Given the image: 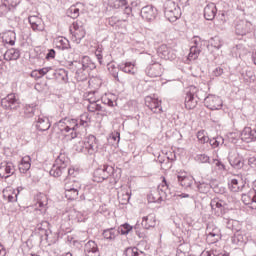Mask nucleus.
<instances>
[{"label": "nucleus", "instance_id": "1", "mask_svg": "<svg viewBox=\"0 0 256 256\" xmlns=\"http://www.w3.org/2000/svg\"><path fill=\"white\" fill-rule=\"evenodd\" d=\"M113 177L114 181L121 179V169H114L111 165H103L97 168L93 173V181L95 183H103V181Z\"/></svg>", "mask_w": 256, "mask_h": 256}, {"label": "nucleus", "instance_id": "2", "mask_svg": "<svg viewBox=\"0 0 256 256\" xmlns=\"http://www.w3.org/2000/svg\"><path fill=\"white\" fill-rule=\"evenodd\" d=\"M205 91L199 90L196 86H190L185 96V107L186 109H195L197 107L198 101H203V96Z\"/></svg>", "mask_w": 256, "mask_h": 256}, {"label": "nucleus", "instance_id": "3", "mask_svg": "<svg viewBox=\"0 0 256 256\" xmlns=\"http://www.w3.org/2000/svg\"><path fill=\"white\" fill-rule=\"evenodd\" d=\"M164 15L170 23H175L177 19L181 18V6L173 0H167L164 3Z\"/></svg>", "mask_w": 256, "mask_h": 256}, {"label": "nucleus", "instance_id": "4", "mask_svg": "<svg viewBox=\"0 0 256 256\" xmlns=\"http://www.w3.org/2000/svg\"><path fill=\"white\" fill-rule=\"evenodd\" d=\"M69 166V157L66 154L61 153L55 164L50 169L49 173L52 177H61L67 171V167Z\"/></svg>", "mask_w": 256, "mask_h": 256}, {"label": "nucleus", "instance_id": "5", "mask_svg": "<svg viewBox=\"0 0 256 256\" xmlns=\"http://www.w3.org/2000/svg\"><path fill=\"white\" fill-rule=\"evenodd\" d=\"M167 193H169V184L165 177H163L161 184L158 185L156 190L152 191L150 196H148V201L150 203H161V201L167 197Z\"/></svg>", "mask_w": 256, "mask_h": 256}, {"label": "nucleus", "instance_id": "6", "mask_svg": "<svg viewBox=\"0 0 256 256\" xmlns=\"http://www.w3.org/2000/svg\"><path fill=\"white\" fill-rule=\"evenodd\" d=\"M207 47V41L201 39L199 36H194L191 41V47H190V52L188 54V58L190 60L195 61L201 54V49L203 47Z\"/></svg>", "mask_w": 256, "mask_h": 256}, {"label": "nucleus", "instance_id": "7", "mask_svg": "<svg viewBox=\"0 0 256 256\" xmlns=\"http://www.w3.org/2000/svg\"><path fill=\"white\" fill-rule=\"evenodd\" d=\"M70 33L72 35V41L77 43V45H79V43L85 39V35H87L85 26L81 25V22L79 21L72 23V26L70 27Z\"/></svg>", "mask_w": 256, "mask_h": 256}, {"label": "nucleus", "instance_id": "8", "mask_svg": "<svg viewBox=\"0 0 256 256\" xmlns=\"http://www.w3.org/2000/svg\"><path fill=\"white\" fill-rule=\"evenodd\" d=\"M20 105L19 97L15 93H10L1 99V107L6 111H17Z\"/></svg>", "mask_w": 256, "mask_h": 256}, {"label": "nucleus", "instance_id": "9", "mask_svg": "<svg viewBox=\"0 0 256 256\" xmlns=\"http://www.w3.org/2000/svg\"><path fill=\"white\" fill-rule=\"evenodd\" d=\"M69 69L75 72V79L79 82L87 81V72L83 67V60H74L68 63Z\"/></svg>", "mask_w": 256, "mask_h": 256}, {"label": "nucleus", "instance_id": "10", "mask_svg": "<svg viewBox=\"0 0 256 256\" xmlns=\"http://www.w3.org/2000/svg\"><path fill=\"white\" fill-rule=\"evenodd\" d=\"M204 99V105L211 111H219L223 107V100L219 96L209 94Z\"/></svg>", "mask_w": 256, "mask_h": 256}, {"label": "nucleus", "instance_id": "11", "mask_svg": "<svg viewBox=\"0 0 256 256\" xmlns=\"http://www.w3.org/2000/svg\"><path fill=\"white\" fill-rule=\"evenodd\" d=\"M49 69L46 79H56L58 83H67V81H69V74L65 69L55 70L51 67H49Z\"/></svg>", "mask_w": 256, "mask_h": 256}, {"label": "nucleus", "instance_id": "12", "mask_svg": "<svg viewBox=\"0 0 256 256\" xmlns=\"http://www.w3.org/2000/svg\"><path fill=\"white\" fill-rule=\"evenodd\" d=\"M177 181L179 183V185H181V187H183V189H185V191H188L189 193H193L194 189H195V183H197V181H195V178H193V176H181V175H177Z\"/></svg>", "mask_w": 256, "mask_h": 256}, {"label": "nucleus", "instance_id": "13", "mask_svg": "<svg viewBox=\"0 0 256 256\" xmlns=\"http://www.w3.org/2000/svg\"><path fill=\"white\" fill-rule=\"evenodd\" d=\"M84 145L88 150V155H95L99 151V140L95 135H89L85 138Z\"/></svg>", "mask_w": 256, "mask_h": 256}, {"label": "nucleus", "instance_id": "14", "mask_svg": "<svg viewBox=\"0 0 256 256\" xmlns=\"http://www.w3.org/2000/svg\"><path fill=\"white\" fill-rule=\"evenodd\" d=\"M15 175V164L13 162H2L0 164V178L1 179H9Z\"/></svg>", "mask_w": 256, "mask_h": 256}, {"label": "nucleus", "instance_id": "15", "mask_svg": "<svg viewBox=\"0 0 256 256\" xmlns=\"http://www.w3.org/2000/svg\"><path fill=\"white\" fill-rule=\"evenodd\" d=\"M66 121V127L69 131H72L70 134L65 135L66 137H70V141H73V139H77L78 133L77 129H79V121L77 119H69V118H64Z\"/></svg>", "mask_w": 256, "mask_h": 256}, {"label": "nucleus", "instance_id": "16", "mask_svg": "<svg viewBox=\"0 0 256 256\" xmlns=\"http://www.w3.org/2000/svg\"><path fill=\"white\" fill-rule=\"evenodd\" d=\"M252 27L253 24H251V22L247 20H239L235 26V33L236 35L243 37L244 35H247V33H251Z\"/></svg>", "mask_w": 256, "mask_h": 256}, {"label": "nucleus", "instance_id": "17", "mask_svg": "<svg viewBox=\"0 0 256 256\" xmlns=\"http://www.w3.org/2000/svg\"><path fill=\"white\" fill-rule=\"evenodd\" d=\"M140 15L145 21H155L157 19V8L153 5L144 6L141 9Z\"/></svg>", "mask_w": 256, "mask_h": 256}, {"label": "nucleus", "instance_id": "18", "mask_svg": "<svg viewBox=\"0 0 256 256\" xmlns=\"http://www.w3.org/2000/svg\"><path fill=\"white\" fill-rule=\"evenodd\" d=\"M145 105L152 111V113H163V107L161 106V100L153 97H146Z\"/></svg>", "mask_w": 256, "mask_h": 256}, {"label": "nucleus", "instance_id": "19", "mask_svg": "<svg viewBox=\"0 0 256 256\" xmlns=\"http://www.w3.org/2000/svg\"><path fill=\"white\" fill-rule=\"evenodd\" d=\"M244 143L256 141V124L253 127H245L240 135Z\"/></svg>", "mask_w": 256, "mask_h": 256}, {"label": "nucleus", "instance_id": "20", "mask_svg": "<svg viewBox=\"0 0 256 256\" xmlns=\"http://www.w3.org/2000/svg\"><path fill=\"white\" fill-rule=\"evenodd\" d=\"M228 161L233 169L239 170L243 169V167L245 166V160L243 159V156L237 153L229 154Z\"/></svg>", "mask_w": 256, "mask_h": 256}, {"label": "nucleus", "instance_id": "21", "mask_svg": "<svg viewBox=\"0 0 256 256\" xmlns=\"http://www.w3.org/2000/svg\"><path fill=\"white\" fill-rule=\"evenodd\" d=\"M158 53L161 59H165L166 61H173L176 59L177 55L173 51L172 48L168 47L167 45L163 44L158 48Z\"/></svg>", "mask_w": 256, "mask_h": 256}, {"label": "nucleus", "instance_id": "22", "mask_svg": "<svg viewBox=\"0 0 256 256\" xmlns=\"http://www.w3.org/2000/svg\"><path fill=\"white\" fill-rule=\"evenodd\" d=\"M210 206L212 211H214L216 217H221L225 215V206L223 205V200L219 198H214L211 200Z\"/></svg>", "mask_w": 256, "mask_h": 256}, {"label": "nucleus", "instance_id": "23", "mask_svg": "<svg viewBox=\"0 0 256 256\" xmlns=\"http://www.w3.org/2000/svg\"><path fill=\"white\" fill-rule=\"evenodd\" d=\"M84 254L85 256H99V246L97 245L96 241L89 240L84 245Z\"/></svg>", "mask_w": 256, "mask_h": 256}, {"label": "nucleus", "instance_id": "24", "mask_svg": "<svg viewBox=\"0 0 256 256\" xmlns=\"http://www.w3.org/2000/svg\"><path fill=\"white\" fill-rule=\"evenodd\" d=\"M36 129L38 131H49L51 129V122L49 121V118L44 115H39L38 119L36 120Z\"/></svg>", "mask_w": 256, "mask_h": 256}, {"label": "nucleus", "instance_id": "25", "mask_svg": "<svg viewBox=\"0 0 256 256\" xmlns=\"http://www.w3.org/2000/svg\"><path fill=\"white\" fill-rule=\"evenodd\" d=\"M241 199L244 205H248L250 209H256V196L254 190H250L248 193L242 194Z\"/></svg>", "mask_w": 256, "mask_h": 256}, {"label": "nucleus", "instance_id": "26", "mask_svg": "<svg viewBox=\"0 0 256 256\" xmlns=\"http://www.w3.org/2000/svg\"><path fill=\"white\" fill-rule=\"evenodd\" d=\"M145 73L148 77H161L163 73L161 64L154 63V64L148 65L145 69Z\"/></svg>", "mask_w": 256, "mask_h": 256}, {"label": "nucleus", "instance_id": "27", "mask_svg": "<svg viewBox=\"0 0 256 256\" xmlns=\"http://www.w3.org/2000/svg\"><path fill=\"white\" fill-rule=\"evenodd\" d=\"M217 15V6L215 3H209L204 8V18L207 21H213Z\"/></svg>", "mask_w": 256, "mask_h": 256}, {"label": "nucleus", "instance_id": "28", "mask_svg": "<svg viewBox=\"0 0 256 256\" xmlns=\"http://www.w3.org/2000/svg\"><path fill=\"white\" fill-rule=\"evenodd\" d=\"M141 225L145 229H152V227H155L157 225V219L155 217V214L150 213L147 216H144L142 218Z\"/></svg>", "mask_w": 256, "mask_h": 256}, {"label": "nucleus", "instance_id": "29", "mask_svg": "<svg viewBox=\"0 0 256 256\" xmlns=\"http://www.w3.org/2000/svg\"><path fill=\"white\" fill-rule=\"evenodd\" d=\"M53 133H56L59 135L61 133L62 135H65V133H69V130L67 128V122L64 119H61L60 121L56 122L52 127Z\"/></svg>", "mask_w": 256, "mask_h": 256}, {"label": "nucleus", "instance_id": "30", "mask_svg": "<svg viewBox=\"0 0 256 256\" xmlns=\"http://www.w3.org/2000/svg\"><path fill=\"white\" fill-rule=\"evenodd\" d=\"M21 57V50L18 48H10L4 54L5 61H17Z\"/></svg>", "mask_w": 256, "mask_h": 256}, {"label": "nucleus", "instance_id": "31", "mask_svg": "<svg viewBox=\"0 0 256 256\" xmlns=\"http://www.w3.org/2000/svg\"><path fill=\"white\" fill-rule=\"evenodd\" d=\"M211 191V184L207 182H195L193 193H209Z\"/></svg>", "mask_w": 256, "mask_h": 256}, {"label": "nucleus", "instance_id": "32", "mask_svg": "<svg viewBox=\"0 0 256 256\" xmlns=\"http://www.w3.org/2000/svg\"><path fill=\"white\" fill-rule=\"evenodd\" d=\"M102 237H104L106 241H115V239L119 237V232L115 228H108L103 231Z\"/></svg>", "mask_w": 256, "mask_h": 256}, {"label": "nucleus", "instance_id": "33", "mask_svg": "<svg viewBox=\"0 0 256 256\" xmlns=\"http://www.w3.org/2000/svg\"><path fill=\"white\" fill-rule=\"evenodd\" d=\"M222 47H223V42L221 41V38H219V36H215V37L211 38L210 46H209V44H207L208 51H212V53L214 51H219V49H221ZM213 49H215V50H213Z\"/></svg>", "mask_w": 256, "mask_h": 256}, {"label": "nucleus", "instance_id": "34", "mask_svg": "<svg viewBox=\"0 0 256 256\" xmlns=\"http://www.w3.org/2000/svg\"><path fill=\"white\" fill-rule=\"evenodd\" d=\"M82 64L84 67V73H89V71H93V69L97 68V65L89 56H83L82 57Z\"/></svg>", "mask_w": 256, "mask_h": 256}, {"label": "nucleus", "instance_id": "35", "mask_svg": "<svg viewBox=\"0 0 256 256\" xmlns=\"http://www.w3.org/2000/svg\"><path fill=\"white\" fill-rule=\"evenodd\" d=\"M207 239L208 241H210V243H217V241H219V239H221V234L219 233V229L214 228L211 231V228L207 227Z\"/></svg>", "mask_w": 256, "mask_h": 256}, {"label": "nucleus", "instance_id": "36", "mask_svg": "<svg viewBox=\"0 0 256 256\" xmlns=\"http://www.w3.org/2000/svg\"><path fill=\"white\" fill-rule=\"evenodd\" d=\"M20 173H27L31 169V157L25 156L21 159L20 164L18 165Z\"/></svg>", "mask_w": 256, "mask_h": 256}, {"label": "nucleus", "instance_id": "37", "mask_svg": "<svg viewBox=\"0 0 256 256\" xmlns=\"http://www.w3.org/2000/svg\"><path fill=\"white\" fill-rule=\"evenodd\" d=\"M65 189V197L66 199H68L69 201H75L77 199H79V191L77 189H71L69 188V186H64Z\"/></svg>", "mask_w": 256, "mask_h": 256}, {"label": "nucleus", "instance_id": "38", "mask_svg": "<svg viewBox=\"0 0 256 256\" xmlns=\"http://www.w3.org/2000/svg\"><path fill=\"white\" fill-rule=\"evenodd\" d=\"M119 69L120 71H123V73H128V75H135V73H137V69H135V64L131 62L120 64Z\"/></svg>", "mask_w": 256, "mask_h": 256}, {"label": "nucleus", "instance_id": "39", "mask_svg": "<svg viewBox=\"0 0 256 256\" xmlns=\"http://www.w3.org/2000/svg\"><path fill=\"white\" fill-rule=\"evenodd\" d=\"M49 71V67H44L42 69L33 70L30 76L37 81L38 79L45 77V75H49Z\"/></svg>", "mask_w": 256, "mask_h": 256}, {"label": "nucleus", "instance_id": "40", "mask_svg": "<svg viewBox=\"0 0 256 256\" xmlns=\"http://www.w3.org/2000/svg\"><path fill=\"white\" fill-rule=\"evenodd\" d=\"M233 245H243L247 243V236L243 235L241 232H236L231 238Z\"/></svg>", "mask_w": 256, "mask_h": 256}, {"label": "nucleus", "instance_id": "41", "mask_svg": "<svg viewBox=\"0 0 256 256\" xmlns=\"http://www.w3.org/2000/svg\"><path fill=\"white\" fill-rule=\"evenodd\" d=\"M56 47L58 49H61V51H65L67 49H71V44L67 40V38L64 37H58L56 39Z\"/></svg>", "mask_w": 256, "mask_h": 256}, {"label": "nucleus", "instance_id": "42", "mask_svg": "<svg viewBox=\"0 0 256 256\" xmlns=\"http://www.w3.org/2000/svg\"><path fill=\"white\" fill-rule=\"evenodd\" d=\"M123 256H145V252L137 247H128L125 249Z\"/></svg>", "mask_w": 256, "mask_h": 256}, {"label": "nucleus", "instance_id": "43", "mask_svg": "<svg viewBox=\"0 0 256 256\" xmlns=\"http://www.w3.org/2000/svg\"><path fill=\"white\" fill-rule=\"evenodd\" d=\"M36 108L37 104H26V106H24V116L27 119H31V117L35 115Z\"/></svg>", "mask_w": 256, "mask_h": 256}, {"label": "nucleus", "instance_id": "44", "mask_svg": "<svg viewBox=\"0 0 256 256\" xmlns=\"http://www.w3.org/2000/svg\"><path fill=\"white\" fill-rule=\"evenodd\" d=\"M208 143L212 149H217L219 145H223V143H225V139H223V136H215L213 138H209Z\"/></svg>", "mask_w": 256, "mask_h": 256}, {"label": "nucleus", "instance_id": "45", "mask_svg": "<svg viewBox=\"0 0 256 256\" xmlns=\"http://www.w3.org/2000/svg\"><path fill=\"white\" fill-rule=\"evenodd\" d=\"M118 232V235H129L131 231H133V226H131L129 223L122 224L116 229Z\"/></svg>", "mask_w": 256, "mask_h": 256}, {"label": "nucleus", "instance_id": "46", "mask_svg": "<svg viewBox=\"0 0 256 256\" xmlns=\"http://www.w3.org/2000/svg\"><path fill=\"white\" fill-rule=\"evenodd\" d=\"M17 40V35L13 31H9L3 37V41H5L8 45H15V41Z\"/></svg>", "mask_w": 256, "mask_h": 256}, {"label": "nucleus", "instance_id": "47", "mask_svg": "<svg viewBox=\"0 0 256 256\" xmlns=\"http://www.w3.org/2000/svg\"><path fill=\"white\" fill-rule=\"evenodd\" d=\"M108 71L111 74V76L115 79V81H119V71L121 69L117 68V66H114V64H108Z\"/></svg>", "mask_w": 256, "mask_h": 256}, {"label": "nucleus", "instance_id": "48", "mask_svg": "<svg viewBox=\"0 0 256 256\" xmlns=\"http://www.w3.org/2000/svg\"><path fill=\"white\" fill-rule=\"evenodd\" d=\"M197 139L201 145L209 143V136H207V132H205V130H200L197 132Z\"/></svg>", "mask_w": 256, "mask_h": 256}, {"label": "nucleus", "instance_id": "49", "mask_svg": "<svg viewBox=\"0 0 256 256\" xmlns=\"http://www.w3.org/2000/svg\"><path fill=\"white\" fill-rule=\"evenodd\" d=\"M228 187L233 193H239V191H241V186H239V180L235 178L232 179L230 183H228Z\"/></svg>", "mask_w": 256, "mask_h": 256}, {"label": "nucleus", "instance_id": "50", "mask_svg": "<svg viewBox=\"0 0 256 256\" xmlns=\"http://www.w3.org/2000/svg\"><path fill=\"white\" fill-rule=\"evenodd\" d=\"M75 151L77 153H84V155H89V150H87V146H85L84 141H79L75 146H74Z\"/></svg>", "mask_w": 256, "mask_h": 256}, {"label": "nucleus", "instance_id": "51", "mask_svg": "<svg viewBox=\"0 0 256 256\" xmlns=\"http://www.w3.org/2000/svg\"><path fill=\"white\" fill-rule=\"evenodd\" d=\"M87 109L90 113H95V111H103V106L92 100V102L87 106Z\"/></svg>", "mask_w": 256, "mask_h": 256}, {"label": "nucleus", "instance_id": "52", "mask_svg": "<svg viewBox=\"0 0 256 256\" xmlns=\"http://www.w3.org/2000/svg\"><path fill=\"white\" fill-rule=\"evenodd\" d=\"M89 121H91L89 114L88 113L82 114L78 122V127H87L89 125Z\"/></svg>", "mask_w": 256, "mask_h": 256}, {"label": "nucleus", "instance_id": "53", "mask_svg": "<svg viewBox=\"0 0 256 256\" xmlns=\"http://www.w3.org/2000/svg\"><path fill=\"white\" fill-rule=\"evenodd\" d=\"M118 199H119V203H121V205H127V203H129V201L131 199V193L126 192V193L119 194Z\"/></svg>", "mask_w": 256, "mask_h": 256}, {"label": "nucleus", "instance_id": "54", "mask_svg": "<svg viewBox=\"0 0 256 256\" xmlns=\"http://www.w3.org/2000/svg\"><path fill=\"white\" fill-rule=\"evenodd\" d=\"M197 163H211V158L207 154H197L195 156Z\"/></svg>", "mask_w": 256, "mask_h": 256}, {"label": "nucleus", "instance_id": "55", "mask_svg": "<svg viewBox=\"0 0 256 256\" xmlns=\"http://www.w3.org/2000/svg\"><path fill=\"white\" fill-rule=\"evenodd\" d=\"M47 229H49V223L47 221H42L40 224H37V226H36V230L44 231L46 237L48 236Z\"/></svg>", "mask_w": 256, "mask_h": 256}, {"label": "nucleus", "instance_id": "56", "mask_svg": "<svg viewBox=\"0 0 256 256\" xmlns=\"http://www.w3.org/2000/svg\"><path fill=\"white\" fill-rule=\"evenodd\" d=\"M127 5V0H115L113 2V9H123Z\"/></svg>", "mask_w": 256, "mask_h": 256}, {"label": "nucleus", "instance_id": "57", "mask_svg": "<svg viewBox=\"0 0 256 256\" xmlns=\"http://www.w3.org/2000/svg\"><path fill=\"white\" fill-rule=\"evenodd\" d=\"M110 141H114L113 145H119V141H121V133H119L118 131L113 132L110 135Z\"/></svg>", "mask_w": 256, "mask_h": 256}, {"label": "nucleus", "instance_id": "58", "mask_svg": "<svg viewBox=\"0 0 256 256\" xmlns=\"http://www.w3.org/2000/svg\"><path fill=\"white\" fill-rule=\"evenodd\" d=\"M68 13L72 19H77V17H79V8L71 6Z\"/></svg>", "mask_w": 256, "mask_h": 256}, {"label": "nucleus", "instance_id": "59", "mask_svg": "<svg viewBox=\"0 0 256 256\" xmlns=\"http://www.w3.org/2000/svg\"><path fill=\"white\" fill-rule=\"evenodd\" d=\"M65 187H69V189H76V191H81V184L79 182L66 183Z\"/></svg>", "mask_w": 256, "mask_h": 256}, {"label": "nucleus", "instance_id": "60", "mask_svg": "<svg viewBox=\"0 0 256 256\" xmlns=\"http://www.w3.org/2000/svg\"><path fill=\"white\" fill-rule=\"evenodd\" d=\"M33 31H43V26L41 25V19L37 20L33 24H30Z\"/></svg>", "mask_w": 256, "mask_h": 256}, {"label": "nucleus", "instance_id": "61", "mask_svg": "<svg viewBox=\"0 0 256 256\" xmlns=\"http://www.w3.org/2000/svg\"><path fill=\"white\" fill-rule=\"evenodd\" d=\"M102 51H103V50L101 49V47H98V48L96 49V52H95V55H96V57H97V59H98L100 65H103V54H101Z\"/></svg>", "mask_w": 256, "mask_h": 256}, {"label": "nucleus", "instance_id": "62", "mask_svg": "<svg viewBox=\"0 0 256 256\" xmlns=\"http://www.w3.org/2000/svg\"><path fill=\"white\" fill-rule=\"evenodd\" d=\"M67 173H68V177L75 178L77 177V175H79V170H75V168H69L67 170Z\"/></svg>", "mask_w": 256, "mask_h": 256}, {"label": "nucleus", "instance_id": "63", "mask_svg": "<svg viewBox=\"0 0 256 256\" xmlns=\"http://www.w3.org/2000/svg\"><path fill=\"white\" fill-rule=\"evenodd\" d=\"M9 11H11V7H7L3 3L0 5V13H1V15H7V13H9Z\"/></svg>", "mask_w": 256, "mask_h": 256}, {"label": "nucleus", "instance_id": "64", "mask_svg": "<svg viewBox=\"0 0 256 256\" xmlns=\"http://www.w3.org/2000/svg\"><path fill=\"white\" fill-rule=\"evenodd\" d=\"M108 23L109 25H111V27H114V25H117V23H119V19L117 18V16H112L108 19Z\"/></svg>", "mask_w": 256, "mask_h": 256}]
</instances>
